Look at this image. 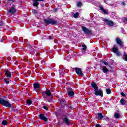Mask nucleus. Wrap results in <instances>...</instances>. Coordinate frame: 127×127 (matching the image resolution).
Masks as SVG:
<instances>
[{"label": "nucleus", "instance_id": "f257e3e1", "mask_svg": "<svg viewBox=\"0 0 127 127\" xmlns=\"http://www.w3.org/2000/svg\"><path fill=\"white\" fill-rule=\"evenodd\" d=\"M43 95H46L48 97H50V99H48L46 96H43V98L46 99V100H47L49 103H51V102H52V97H53V96L50 90L47 89L46 91H44L43 92Z\"/></svg>", "mask_w": 127, "mask_h": 127}, {"label": "nucleus", "instance_id": "f03ea898", "mask_svg": "<svg viewBox=\"0 0 127 127\" xmlns=\"http://www.w3.org/2000/svg\"><path fill=\"white\" fill-rule=\"evenodd\" d=\"M0 104L4 107H7V108H11V105L10 103L1 98H0Z\"/></svg>", "mask_w": 127, "mask_h": 127}, {"label": "nucleus", "instance_id": "7ed1b4c3", "mask_svg": "<svg viewBox=\"0 0 127 127\" xmlns=\"http://www.w3.org/2000/svg\"><path fill=\"white\" fill-rule=\"evenodd\" d=\"M44 21L47 24H52L53 25L57 24V21L53 19H45Z\"/></svg>", "mask_w": 127, "mask_h": 127}, {"label": "nucleus", "instance_id": "20e7f679", "mask_svg": "<svg viewBox=\"0 0 127 127\" xmlns=\"http://www.w3.org/2000/svg\"><path fill=\"white\" fill-rule=\"evenodd\" d=\"M103 21H104V22H106L107 25H109V26H110V27H112V26H114L115 24V23L113 22V21L108 19H103Z\"/></svg>", "mask_w": 127, "mask_h": 127}, {"label": "nucleus", "instance_id": "39448f33", "mask_svg": "<svg viewBox=\"0 0 127 127\" xmlns=\"http://www.w3.org/2000/svg\"><path fill=\"white\" fill-rule=\"evenodd\" d=\"M112 52H114L115 54L117 55V56H122V53L121 52L119 51L118 48L114 47L111 49Z\"/></svg>", "mask_w": 127, "mask_h": 127}, {"label": "nucleus", "instance_id": "423d86ee", "mask_svg": "<svg viewBox=\"0 0 127 127\" xmlns=\"http://www.w3.org/2000/svg\"><path fill=\"white\" fill-rule=\"evenodd\" d=\"M75 72L77 75L81 76V77H84V73H83V71L81 68L76 67L75 68Z\"/></svg>", "mask_w": 127, "mask_h": 127}, {"label": "nucleus", "instance_id": "0eeeda50", "mask_svg": "<svg viewBox=\"0 0 127 127\" xmlns=\"http://www.w3.org/2000/svg\"><path fill=\"white\" fill-rule=\"evenodd\" d=\"M82 29L83 32L85 33V34H89V35L92 34V31H91V30L89 29L87 27L82 26Z\"/></svg>", "mask_w": 127, "mask_h": 127}, {"label": "nucleus", "instance_id": "6e6552de", "mask_svg": "<svg viewBox=\"0 0 127 127\" xmlns=\"http://www.w3.org/2000/svg\"><path fill=\"white\" fill-rule=\"evenodd\" d=\"M67 92L69 97H70V98H72V97L74 96V91H73V89H72V88H68Z\"/></svg>", "mask_w": 127, "mask_h": 127}, {"label": "nucleus", "instance_id": "1a4fd4ad", "mask_svg": "<svg viewBox=\"0 0 127 127\" xmlns=\"http://www.w3.org/2000/svg\"><path fill=\"white\" fill-rule=\"evenodd\" d=\"M94 94L96 96H100V97H103V91H102V90L95 89L94 90Z\"/></svg>", "mask_w": 127, "mask_h": 127}, {"label": "nucleus", "instance_id": "9d476101", "mask_svg": "<svg viewBox=\"0 0 127 127\" xmlns=\"http://www.w3.org/2000/svg\"><path fill=\"white\" fill-rule=\"evenodd\" d=\"M116 41L117 44H118V45H120V46L122 47V48H124L125 47L124 46V45L123 44V41H122V40H121V39H120V38H117L116 39Z\"/></svg>", "mask_w": 127, "mask_h": 127}, {"label": "nucleus", "instance_id": "9b49d317", "mask_svg": "<svg viewBox=\"0 0 127 127\" xmlns=\"http://www.w3.org/2000/svg\"><path fill=\"white\" fill-rule=\"evenodd\" d=\"M39 118L40 120H42L44 122H47V121H48V119H47V117L44 116V115L43 114H41L39 115Z\"/></svg>", "mask_w": 127, "mask_h": 127}, {"label": "nucleus", "instance_id": "f8f14e48", "mask_svg": "<svg viewBox=\"0 0 127 127\" xmlns=\"http://www.w3.org/2000/svg\"><path fill=\"white\" fill-rule=\"evenodd\" d=\"M44 0H33V5L34 6H38L39 4V2L38 1H43Z\"/></svg>", "mask_w": 127, "mask_h": 127}, {"label": "nucleus", "instance_id": "ddd939ff", "mask_svg": "<svg viewBox=\"0 0 127 127\" xmlns=\"http://www.w3.org/2000/svg\"><path fill=\"white\" fill-rule=\"evenodd\" d=\"M63 121L65 125H69L70 124V121L68 119V117H64V118H63Z\"/></svg>", "mask_w": 127, "mask_h": 127}, {"label": "nucleus", "instance_id": "4468645a", "mask_svg": "<svg viewBox=\"0 0 127 127\" xmlns=\"http://www.w3.org/2000/svg\"><path fill=\"white\" fill-rule=\"evenodd\" d=\"M15 8L14 7H12L8 10V13H11L12 14H13V13H15Z\"/></svg>", "mask_w": 127, "mask_h": 127}, {"label": "nucleus", "instance_id": "2eb2a0df", "mask_svg": "<svg viewBox=\"0 0 127 127\" xmlns=\"http://www.w3.org/2000/svg\"><path fill=\"white\" fill-rule=\"evenodd\" d=\"M5 75L8 78H10L11 77V72L8 70H6L5 71Z\"/></svg>", "mask_w": 127, "mask_h": 127}, {"label": "nucleus", "instance_id": "dca6fc26", "mask_svg": "<svg viewBox=\"0 0 127 127\" xmlns=\"http://www.w3.org/2000/svg\"><path fill=\"white\" fill-rule=\"evenodd\" d=\"M91 85L92 86V88H94V90H99V87H98V86H97L96 83L92 82Z\"/></svg>", "mask_w": 127, "mask_h": 127}, {"label": "nucleus", "instance_id": "f3484780", "mask_svg": "<svg viewBox=\"0 0 127 127\" xmlns=\"http://www.w3.org/2000/svg\"><path fill=\"white\" fill-rule=\"evenodd\" d=\"M102 70L104 73H107L109 70L106 66H102Z\"/></svg>", "mask_w": 127, "mask_h": 127}, {"label": "nucleus", "instance_id": "a211bd4d", "mask_svg": "<svg viewBox=\"0 0 127 127\" xmlns=\"http://www.w3.org/2000/svg\"><path fill=\"white\" fill-rule=\"evenodd\" d=\"M99 9L100 10H102L103 11V12H104V13H105V14H108V11H106V10H105V9H104V7L100 6Z\"/></svg>", "mask_w": 127, "mask_h": 127}, {"label": "nucleus", "instance_id": "6ab92c4d", "mask_svg": "<svg viewBox=\"0 0 127 127\" xmlns=\"http://www.w3.org/2000/svg\"><path fill=\"white\" fill-rule=\"evenodd\" d=\"M97 115L98 116V119L99 120H102V119H103V118L104 117L103 116V114H102V113H97Z\"/></svg>", "mask_w": 127, "mask_h": 127}, {"label": "nucleus", "instance_id": "aec40b11", "mask_svg": "<svg viewBox=\"0 0 127 127\" xmlns=\"http://www.w3.org/2000/svg\"><path fill=\"white\" fill-rule=\"evenodd\" d=\"M124 54L123 56V59L125 60V61H127V54L126 52H124Z\"/></svg>", "mask_w": 127, "mask_h": 127}, {"label": "nucleus", "instance_id": "412c9836", "mask_svg": "<svg viewBox=\"0 0 127 127\" xmlns=\"http://www.w3.org/2000/svg\"><path fill=\"white\" fill-rule=\"evenodd\" d=\"M34 88L35 90H36V89H38L39 88V83H35L34 84Z\"/></svg>", "mask_w": 127, "mask_h": 127}, {"label": "nucleus", "instance_id": "4be33fe9", "mask_svg": "<svg viewBox=\"0 0 127 127\" xmlns=\"http://www.w3.org/2000/svg\"><path fill=\"white\" fill-rule=\"evenodd\" d=\"M120 117L121 116L119 113L114 114V118H115V119H120Z\"/></svg>", "mask_w": 127, "mask_h": 127}, {"label": "nucleus", "instance_id": "5701e85b", "mask_svg": "<svg viewBox=\"0 0 127 127\" xmlns=\"http://www.w3.org/2000/svg\"><path fill=\"white\" fill-rule=\"evenodd\" d=\"M64 72H65V70H64V69H60V72H59L60 76H62V75H63V74H64Z\"/></svg>", "mask_w": 127, "mask_h": 127}, {"label": "nucleus", "instance_id": "b1692460", "mask_svg": "<svg viewBox=\"0 0 127 127\" xmlns=\"http://www.w3.org/2000/svg\"><path fill=\"white\" fill-rule=\"evenodd\" d=\"M86 49H87V46H86V45L83 44V45H82V50L83 51H85V50H86Z\"/></svg>", "mask_w": 127, "mask_h": 127}, {"label": "nucleus", "instance_id": "393cba45", "mask_svg": "<svg viewBox=\"0 0 127 127\" xmlns=\"http://www.w3.org/2000/svg\"><path fill=\"white\" fill-rule=\"evenodd\" d=\"M2 125H3V126H6V125H7V121H6V120L2 121Z\"/></svg>", "mask_w": 127, "mask_h": 127}, {"label": "nucleus", "instance_id": "a878e982", "mask_svg": "<svg viewBox=\"0 0 127 127\" xmlns=\"http://www.w3.org/2000/svg\"><path fill=\"white\" fill-rule=\"evenodd\" d=\"M78 16H79V13L78 12H76L73 14V17H74V18H77Z\"/></svg>", "mask_w": 127, "mask_h": 127}, {"label": "nucleus", "instance_id": "bb28decb", "mask_svg": "<svg viewBox=\"0 0 127 127\" xmlns=\"http://www.w3.org/2000/svg\"><path fill=\"white\" fill-rule=\"evenodd\" d=\"M112 91H111V89H106V93L108 94V95H110Z\"/></svg>", "mask_w": 127, "mask_h": 127}, {"label": "nucleus", "instance_id": "cd10ccee", "mask_svg": "<svg viewBox=\"0 0 127 127\" xmlns=\"http://www.w3.org/2000/svg\"><path fill=\"white\" fill-rule=\"evenodd\" d=\"M27 105H30L32 104V102L30 100H27Z\"/></svg>", "mask_w": 127, "mask_h": 127}, {"label": "nucleus", "instance_id": "c85d7f7f", "mask_svg": "<svg viewBox=\"0 0 127 127\" xmlns=\"http://www.w3.org/2000/svg\"><path fill=\"white\" fill-rule=\"evenodd\" d=\"M120 102H121V105H125L126 102L125 101V100L122 99L121 100Z\"/></svg>", "mask_w": 127, "mask_h": 127}, {"label": "nucleus", "instance_id": "c756f323", "mask_svg": "<svg viewBox=\"0 0 127 127\" xmlns=\"http://www.w3.org/2000/svg\"><path fill=\"white\" fill-rule=\"evenodd\" d=\"M82 6V2H77V6L78 7H80V6Z\"/></svg>", "mask_w": 127, "mask_h": 127}, {"label": "nucleus", "instance_id": "7c9ffc66", "mask_svg": "<svg viewBox=\"0 0 127 127\" xmlns=\"http://www.w3.org/2000/svg\"><path fill=\"white\" fill-rule=\"evenodd\" d=\"M28 47L31 49V51H32V50H33V48H34V47L31 45H29Z\"/></svg>", "mask_w": 127, "mask_h": 127}, {"label": "nucleus", "instance_id": "2f4dec72", "mask_svg": "<svg viewBox=\"0 0 127 127\" xmlns=\"http://www.w3.org/2000/svg\"><path fill=\"white\" fill-rule=\"evenodd\" d=\"M102 63H103V64H104V65H109V64H108V63L105 61H103L102 62Z\"/></svg>", "mask_w": 127, "mask_h": 127}, {"label": "nucleus", "instance_id": "473e14b6", "mask_svg": "<svg viewBox=\"0 0 127 127\" xmlns=\"http://www.w3.org/2000/svg\"><path fill=\"white\" fill-rule=\"evenodd\" d=\"M67 107L68 108V109H73V107H72V105H67Z\"/></svg>", "mask_w": 127, "mask_h": 127}, {"label": "nucleus", "instance_id": "72a5a7b5", "mask_svg": "<svg viewBox=\"0 0 127 127\" xmlns=\"http://www.w3.org/2000/svg\"><path fill=\"white\" fill-rule=\"evenodd\" d=\"M4 81L6 84H9V81L7 80L6 79H4Z\"/></svg>", "mask_w": 127, "mask_h": 127}, {"label": "nucleus", "instance_id": "f704fd0d", "mask_svg": "<svg viewBox=\"0 0 127 127\" xmlns=\"http://www.w3.org/2000/svg\"><path fill=\"white\" fill-rule=\"evenodd\" d=\"M33 13H34L35 14H37V10H33Z\"/></svg>", "mask_w": 127, "mask_h": 127}, {"label": "nucleus", "instance_id": "c9c22d12", "mask_svg": "<svg viewBox=\"0 0 127 127\" xmlns=\"http://www.w3.org/2000/svg\"><path fill=\"white\" fill-rule=\"evenodd\" d=\"M2 25H3V23L2 21H0V26H2Z\"/></svg>", "mask_w": 127, "mask_h": 127}, {"label": "nucleus", "instance_id": "e433bc0d", "mask_svg": "<svg viewBox=\"0 0 127 127\" xmlns=\"http://www.w3.org/2000/svg\"><path fill=\"white\" fill-rule=\"evenodd\" d=\"M124 22L125 23H127V18H126L125 19H124Z\"/></svg>", "mask_w": 127, "mask_h": 127}, {"label": "nucleus", "instance_id": "4c0bfd02", "mask_svg": "<svg viewBox=\"0 0 127 127\" xmlns=\"http://www.w3.org/2000/svg\"><path fill=\"white\" fill-rule=\"evenodd\" d=\"M121 96H123V97H125V96H126V94H125V93H124L123 92H122L121 93Z\"/></svg>", "mask_w": 127, "mask_h": 127}, {"label": "nucleus", "instance_id": "58836bf2", "mask_svg": "<svg viewBox=\"0 0 127 127\" xmlns=\"http://www.w3.org/2000/svg\"><path fill=\"white\" fill-rule=\"evenodd\" d=\"M122 4H123V5H126V2L125 1H123L122 2Z\"/></svg>", "mask_w": 127, "mask_h": 127}, {"label": "nucleus", "instance_id": "ea45409f", "mask_svg": "<svg viewBox=\"0 0 127 127\" xmlns=\"http://www.w3.org/2000/svg\"><path fill=\"white\" fill-rule=\"evenodd\" d=\"M96 127H101V125H100L99 124H97V125L96 126Z\"/></svg>", "mask_w": 127, "mask_h": 127}, {"label": "nucleus", "instance_id": "a19ab883", "mask_svg": "<svg viewBox=\"0 0 127 127\" xmlns=\"http://www.w3.org/2000/svg\"><path fill=\"white\" fill-rule=\"evenodd\" d=\"M8 1H12L13 2H14V0H7Z\"/></svg>", "mask_w": 127, "mask_h": 127}, {"label": "nucleus", "instance_id": "79ce46f5", "mask_svg": "<svg viewBox=\"0 0 127 127\" xmlns=\"http://www.w3.org/2000/svg\"><path fill=\"white\" fill-rule=\"evenodd\" d=\"M44 109H45V110H47V107H46V106H44Z\"/></svg>", "mask_w": 127, "mask_h": 127}, {"label": "nucleus", "instance_id": "37998d69", "mask_svg": "<svg viewBox=\"0 0 127 127\" xmlns=\"http://www.w3.org/2000/svg\"><path fill=\"white\" fill-rule=\"evenodd\" d=\"M49 39H50V40H51V39H52V38L50 36L49 37Z\"/></svg>", "mask_w": 127, "mask_h": 127}, {"label": "nucleus", "instance_id": "c03bdc74", "mask_svg": "<svg viewBox=\"0 0 127 127\" xmlns=\"http://www.w3.org/2000/svg\"><path fill=\"white\" fill-rule=\"evenodd\" d=\"M86 70H89V68H88V67H86Z\"/></svg>", "mask_w": 127, "mask_h": 127}, {"label": "nucleus", "instance_id": "a18cd8bd", "mask_svg": "<svg viewBox=\"0 0 127 127\" xmlns=\"http://www.w3.org/2000/svg\"><path fill=\"white\" fill-rule=\"evenodd\" d=\"M1 42H3V40H1Z\"/></svg>", "mask_w": 127, "mask_h": 127}]
</instances>
